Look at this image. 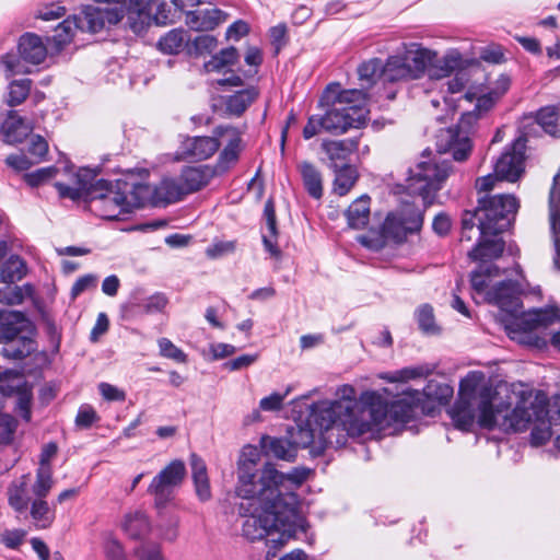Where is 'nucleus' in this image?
I'll use <instances>...</instances> for the list:
<instances>
[{
    "instance_id": "53",
    "label": "nucleus",
    "mask_w": 560,
    "mask_h": 560,
    "mask_svg": "<svg viewBox=\"0 0 560 560\" xmlns=\"http://www.w3.org/2000/svg\"><path fill=\"white\" fill-rule=\"evenodd\" d=\"M433 369L429 365L409 366L398 370L388 378L392 382H407L420 377H427L432 373Z\"/></svg>"
},
{
    "instance_id": "21",
    "label": "nucleus",
    "mask_w": 560,
    "mask_h": 560,
    "mask_svg": "<svg viewBox=\"0 0 560 560\" xmlns=\"http://www.w3.org/2000/svg\"><path fill=\"white\" fill-rule=\"evenodd\" d=\"M485 301L497 305L502 312L509 315L520 313L522 301L517 290V283L512 280H504L486 292Z\"/></svg>"
},
{
    "instance_id": "18",
    "label": "nucleus",
    "mask_w": 560,
    "mask_h": 560,
    "mask_svg": "<svg viewBox=\"0 0 560 560\" xmlns=\"http://www.w3.org/2000/svg\"><path fill=\"white\" fill-rule=\"evenodd\" d=\"M409 62L407 57L389 56L383 63V82L396 83L401 81L416 80L425 70V60L422 54H417Z\"/></svg>"
},
{
    "instance_id": "61",
    "label": "nucleus",
    "mask_w": 560,
    "mask_h": 560,
    "mask_svg": "<svg viewBox=\"0 0 560 560\" xmlns=\"http://www.w3.org/2000/svg\"><path fill=\"white\" fill-rule=\"evenodd\" d=\"M322 131H326L324 116L312 115L308 117L307 122L303 128V138L305 140H310Z\"/></svg>"
},
{
    "instance_id": "11",
    "label": "nucleus",
    "mask_w": 560,
    "mask_h": 560,
    "mask_svg": "<svg viewBox=\"0 0 560 560\" xmlns=\"http://www.w3.org/2000/svg\"><path fill=\"white\" fill-rule=\"evenodd\" d=\"M476 119L475 113H465L457 125L441 129L435 142L438 152L450 153L457 162L466 161L472 150L469 131Z\"/></svg>"
},
{
    "instance_id": "37",
    "label": "nucleus",
    "mask_w": 560,
    "mask_h": 560,
    "mask_svg": "<svg viewBox=\"0 0 560 560\" xmlns=\"http://www.w3.org/2000/svg\"><path fill=\"white\" fill-rule=\"evenodd\" d=\"M187 195L180 177L164 178L159 186H155L156 201L172 203L182 200Z\"/></svg>"
},
{
    "instance_id": "51",
    "label": "nucleus",
    "mask_w": 560,
    "mask_h": 560,
    "mask_svg": "<svg viewBox=\"0 0 560 560\" xmlns=\"http://www.w3.org/2000/svg\"><path fill=\"white\" fill-rule=\"evenodd\" d=\"M77 28H79L77 15L67 18L58 24V26L55 28V35L52 37L58 48H62L71 42L74 35V30Z\"/></svg>"
},
{
    "instance_id": "9",
    "label": "nucleus",
    "mask_w": 560,
    "mask_h": 560,
    "mask_svg": "<svg viewBox=\"0 0 560 560\" xmlns=\"http://www.w3.org/2000/svg\"><path fill=\"white\" fill-rule=\"evenodd\" d=\"M451 172L450 161L435 159L421 161L415 168L409 170L406 188L409 194L422 197L424 206L421 209L425 210L428 203L431 202L430 199L442 188V184Z\"/></svg>"
},
{
    "instance_id": "32",
    "label": "nucleus",
    "mask_w": 560,
    "mask_h": 560,
    "mask_svg": "<svg viewBox=\"0 0 560 560\" xmlns=\"http://www.w3.org/2000/svg\"><path fill=\"white\" fill-rule=\"evenodd\" d=\"M371 198L368 195H362L357 198L345 212L348 226L353 230H362L370 222L371 214Z\"/></svg>"
},
{
    "instance_id": "64",
    "label": "nucleus",
    "mask_w": 560,
    "mask_h": 560,
    "mask_svg": "<svg viewBox=\"0 0 560 560\" xmlns=\"http://www.w3.org/2000/svg\"><path fill=\"white\" fill-rule=\"evenodd\" d=\"M139 560H162L159 545H142L136 549Z\"/></svg>"
},
{
    "instance_id": "55",
    "label": "nucleus",
    "mask_w": 560,
    "mask_h": 560,
    "mask_svg": "<svg viewBox=\"0 0 560 560\" xmlns=\"http://www.w3.org/2000/svg\"><path fill=\"white\" fill-rule=\"evenodd\" d=\"M159 348L162 357L172 359L178 363L187 362V354L176 347L170 339L161 338L159 340Z\"/></svg>"
},
{
    "instance_id": "20",
    "label": "nucleus",
    "mask_w": 560,
    "mask_h": 560,
    "mask_svg": "<svg viewBox=\"0 0 560 560\" xmlns=\"http://www.w3.org/2000/svg\"><path fill=\"white\" fill-rule=\"evenodd\" d=\"M122 18L124 10L118 5L112 8H94L88 5L80 15H77L79 30L90 33L102 31L106 24L115 25L120 22Z\"/></svg>"
},
{
    "instance_id": "27",
    "label": "nucleus",
    "mask_w": 560,
    "mask_h": 560,
    "mask_svg": "<svg viewBox=\"0 0 560 560\" xmlns=\"http://www.w3.org/2000/svg\"><path fill=\"white\" fill-rule=\"evenodd\" d=\"M260 447L266 456L292 463L296 459L298 452L289 438L264 435L260 439Z\"/></svg>"
},
{
    "instance_id": "7",
    "label": "nucleus",
    "mask_w": 560,
    "mask_h": 560,
    "mask_svg": "<svg viewBox=\"0 0 560 560\" xmlns=\"http://www.w3.org/2000/svg\"><path fill=\"white\" fill-rule=\"evenodd\" d=\"M520 202L513 195L498 194L478 199L476 214L481 236L499 235L513 223Z\"/></svg>"
},
{
    "instance_id": "57",
    "label": "nucleus",
    "mask_w": 560,
    "mask_h": 560,
    "mask_svg": "<svg viewBox=\"0 0 560 560\" xmlns=\"http://www.w3.org/2000/svg\"><path fill=\"white\" fill-rule=\"evenodd\" d=\"M27 152L34 158L35 163L40 162L48 153V143L42 136L34 135L30 139Z\"/></svg>"
},
{
    "instance_id": "38",
    "label": "nucleus",
    "mask_w": 560,
    "mask_h": 560,
    "mask_svg": "<svg viewBox=\"0 0 560 560\" xmlns=\"http://www.w3.org/2000/svg\"><path fill=\"white\" fill-rule=\"evenodd\" d=\"M121 526L124 532L132 539L142 538L150 532L149 518L141 511L126 514Z\"/></svg>"
},
{
    "instance_id": "23",
    "label": "nucleus",
    "mask_w": 560,
    "mask_h": 560,
    "mask_svg": "<svg viewBox=\"0 0 560 560\" xmlns=\"http://www.w3.org/2000/svg\"><path fill=\"white\" fill-rule=\"evenodd\" d=\"M259 89L252 85L233 94L221 95L214 106L219 107L229 117H241L259 97Z\"/></svg>"
},
{
    "instance_id": "45",
    "label": "nucleus",
    "mask_w": 560,
    "mask_h": 560,
    "mask_svg": "<svg viewBox=\"0 0 560 560\" xmlns=\"http://www.w3.org/2000/svg\"><path fill=\"white\" fill-rule=\"evenodd\" d=\"M315 431L308 420L305 424H296L288 430L289 439L294 444L296 452L299 448L310 447L314 443Z\"/></svg>"
},
{
    "instance_id": "60",
    "label": "nucleus",
    "mask_w": 560,
    "mask_h": 560,
    "mask_svg": "<svg viewBox=\"0 0 560 560\" xmlns=\"http://www.w3.org/2000/svg\"><path fill=\"white\" fill-rule=\"evenodd\" d=\"M438 65H440V70H443L444 74L450 77L463 67V58L459 52L451 51L441 58Z\"/></svg>"
},
{
    "instance_id": "44",
    "label": "nucleus",
    "mask_w": 560,
    "mask_h": 560,
    "mask_svg": "<svg viewBox=\"0 0 560 560\" xmlns=\"http://www.w3.org/2000/svg\"><path fill=\"white\" fill-rule=\"evenodd\" d=\"M35 341L28 337H20L14 341L7 342L1 354L8 359L22 360L34 351Z\"/></svg>"
},
{
    "instance_id": "49",
    "label": "nucleus",
    "mask_w": 560,
    "mask_h": 560,
    "mask_svg": "<svg viewBox=\"0 0 560 560\" xmlns=\"http://www.w3.org/2000/svg\"><path fill=\"white\" fill-rule=\"evenodd\" d=\"M551 422L549 416L534 421L530 431V444L533 446H541L551 439Z\"/></svg>"
},
{
    "instance_id": "3",
    "label": "nucleus",
    "mask_w": 560,
    "mask_h": 560,
    "mask_svg": "<svg viewBox=\"0 0 560 560\" xmlns=\"http://www.w3.org/2000/svg\"><path fill=\"white\" fill-rule=\"evenodd\" d=\"M492 388L486 382L482 372H469L459 383L458 398L448 411L455 428L469 432L475 423L478 411V423L481 428H495L492 406Z\"/></svg>"
},
{
    "instance_id": "59",
    "label": "nucleus",
    "mask_w": 560,
    "mask_h": 560,
    "mask_svg": "<svg viewBox=\"0 0 560 560\" xmlns=\"http://www.w3.org/2000/svg\"><path fill=\"white\" fill-rule=\"evenodd\" d=\"M480 59L489 63L505 62L504 48L499 44H490L480 50Z\"/></svg>"
},
{
    "instance_id": "6",
    "label": "nucleus",
    "mask_w": 560,
    "mask_h": 560,
    "mask_svg": "<svg viewBox=\"0 0 560 560\" xmlns=\"http://www.w3.org/2000/svg\"><path fill=\"white\" fill-rule=\"evenodd\" d=\"M499 427L504 432H524L532 427L535 420L548 416V402L540 395H534L532 392H521L513 409L509 410L506 406H497L493 409Z\"/></svg>"
},
{
    "instance_id": "16",
    "label": "nucleus",
    "mask_w": 560,
    "mask_h": 560,
    "mask_svg": "<svg viewBox=\"0 0 560 560\" xmlns=\"http://www.w3.org/2000/svg\"><path fill=\"white\" fill-rule=\"evenodd\" d=\"M19 58L11 55L3 57V65L10 74L28 72L21 65V61L31 65H40L47 57V47L43 39L34 33L23 34L18 44Z\"/></svg>"
},
{
    "instance_id": "1",
    "label": "nucleus",
    "mask_w": 560,
    "mask_h": 560,
    "mask_svg": "<svg viewBox=\"0 0 560 560\" xmlns=\"http://www.w3.org/2000/svg\"><path fill=\"white\" fill-rule=\"evenodd\" d=\"M242 457L237 465L235 493L248 501L238 505V514L246 517L243 536L250 541L265 539L268 547L266 560H275L278 550L298 530H304L299 497L295 492L278 489L284 476L273 464H265L261 470L256 468L259 454L255 447L246 446Z\"/></svg>"
},
{
    "instance_id": "24",
    "label": "nucleus",
    "mask_w": 560,
    "mask_h": 560,
    "mask_svg": "<svg viewBox=\"0 0 560 560\" xmlns=\"http://www.w3.org/2000/svg\"><path fill=\"white\" fill-rule=\"evenodd\" d=\"M359 140L355 138L342 140H324L320 144L322 150L329 160V167L337 171L338 167L350 165L348 162L352 153L358 150Z\"/></svg>"
},
{
    "instance_id": "42",
    "label": "nucleus",
    "mask_w": 560,
    "mask_h": 560,
    "mask_svg": "<svg viewBox=\"0 0 560 560\" xmlns=\"http://www.w3.org/2000/svg\"><path fill=\"white\" fill-rule=\"evenodd\" d=\"M27 273V266L19 255H11L1 268V280L8 284L22 280Z\"/></svg>"
},
{
    "instance_id": "47",
    "label": "nucleus",
    "mask_w": 560,
    "mask_h": 560,
    "mask_svg": "<svg viewBox=\"0 0 560 560\" xmlns=\"http://www.w3.org/2000/svg\"><path fill=\"white\" fill-rule=\"evenodd\" d=\"M185 42V32L183 30H171L158 42V48L168 55H174L180 51Z\"/></svg>"
},
{
    "instance_id": "39",
    "label": "nucleus",
    "mask_w": 560,
    "mask_h": 560,
    "mask_svg": "<svg viewBox=\"0 0 560 560\" xmlns=\"http://www.w3.org/2000/svg\"><path fill=\"white\" fill-rule=\"evenodd\" d=\"M421 395L422 400L427 404V408H429L428 404L431 402H438L439 405L446 404L453 396V388L447 384L430 380ZM430 409L433 410L434 408L430 407Z\"/></svg>"
},
{
    "instance_id": "2",
    "label": "nucleus",
    "mask_w": 560,
    "mask_h": 560,
    "mask_svg": "<svg viewBox=\"0 0 560 560\" xmlns=\"http://www.w3.org/2000/svg\"><path fill=\"white\" fill-rule=\"evenodd\" d=\"M384 415V408L378 406L369 411L370 419H366L364 408H359L349 396L346 400L314 402L307 420L318 431L319 446L315 454L320 455L334 443L343 444L346 436L361 438L372 433L373 420L380 422Z\"/></svg>"
},
{
    "instance_id": "25",
    "label": "nucleus",
    "mask_w": 560,
    "mask_h": 560,
    "mask_svg": "<svg viewBox=\"0 0 560 560\" xmlns=\"http://www.w3.org/2000/svg\"><path fill=\"white\" fill-rule=\"evenodd\" d=\"M31 475H22L13 480L7 490L9 505L18 513H24L28 510L34 497L32 493Z\"/></svg>"
},
{
    "instance_id": "8",
    "label": "nucleus",
    "mask_w": 560,
    "mask_h": 560,
    "mask_svg": "<svg viewBox=\"0 0 560 560\" xmlns=\"http://www.w3.org/2000/svg\"><path fill=\"white\" fill-rule=\"evenodd\" d=\"M362 398L364 404L368 405V407L364 408L366 419H370L369 411L372 408L380 406L385 410V415L380 422L373 420L372 432L376 427L383 424L387 417L393 422L405 424L417 419L420 415H432V409L427 408V404L422 400V395L419 390L405 393L401 398L394 400L389 406L374 392L365 393Z\"/></svg>"
},
{
    "instance_id": "48",
    "label": "nucleus",
    "mask_w": 560,
    "mask_h": 560,
    "mask_svg": "<svg viewBox=\"0 0 560 560\" xmlns=\"http://www.w3.org/2000/svg\"><path fill=\"white\" fill-rule=\"evenodd\" d=\"M32 88L31 79L14 80L9 85L8 105L11 107L22 104L30 95Z\"/></svg>"
},
{
    "instance_id": "4",
    "label": "nucleus",
    "mask_w": 560,
    "mask_h": 560,
    "mask_svg": "<svg viewBox=\"0 0 560 560\" xmlns=\"http://www.w3.org/2000/svg\"><path fill=\"white\" fill-rule=\"evenodd\" d=\"M368 94L363 90L341 89L337 82L329 83L320 96V105L326 106L324 119L326 132L342 135L351 128L362 127L368 118Z\"/></svg>"
},
{
    "instance_id": "31",
    "label": "nucleus",
    "mask_w": 560,
    "mask_h": 560,
    "mask_svg": "<svg viewBox=\"0 0 560 560\" xmlns=\"http://www.w3.org/2000/svg\"><path fill=\"white\" fill-rule=\"evenodd\" d=\"M190 468L196 495L201 502L209 501L212 494L205 460L197 454H191Z\"/></svg>"
},
{
    "instance_id": "62",
    "label": "nucleus",
    "mask_w": 560,
    "mask_h": 560,
    "mask_svg": "<svg viewBox=\"0 0 560 560\" xmlns=\"http://www.w3.org/2000/svg\"><path fill=\"white\" fill-rule=\"evenodd\" d=\"M289 393H290V388H288L284 394L272 393L271 395L264 397L260 400L259 407L265 411L279 410V409H281L283 400Z\"/></svg>"
},
{
    "instance_id": "56",
    "label": "nucleus",
    "mask_w": 560,
    "mask_h": 560,
    "mask_svg": "<svg viewBox=\"0 0 560 560\" xmlns=\"http://www.w3.org/2000/svg\"><path fill=\"white\" fill-rule=\"evenodd\" d=\"M100 420L95 409L88 404H83L80 406L77 417H75V425L79 429H90L96 421Z\"/></svg>"
},
{
    "instance_id": "26",
    "label": "nucleus",
    "mask_w": 560,
    "mask_h": 560,
    "mask_svg": "<svg viewBox=\"0 0 560 560\" xmlns=\"http://www.w3.org/2000/svg\"><path fill=\"white\" fill-rule=\"evenodd\" d=\"M228 16L225 12L217 8L188 11L186 13V24L192 31H211L225 22Z\"/></svg>"
},
{
    "instance_id": "58",
    "label": "nucleus",
    "mask_w": 560,
    "mask_h": 560,
    "mask_svg": "<svg viewBox=\"0 0 560 560\" xmlns=\"http://www.w3.org/2000/svg\"><path fill=\"white\" fill-rule=\"evenodd\" d=\"M16 425L18 421L14 417L0 413V444H8L12 441Z\"/></svg>"
},
{
    "instance_id": "35",
    "label": "nucleus",
    "mask_w": 560,
    "mask_h": 560,
    "mask_svg": "<svg viewBox=\"0 0 560 560\" xmlns=\"http://www.w3.org/2000/svg\"><path fill=\"white\" fill-rule=\"evenodd\" d=\"M303 185L307 194L314 199L323 197V176L320 171L311 162L303 161L298 164Z\"/></svg>"
},
{
    "instance_id": "22",
    "label": "nucleus",
    "mask_w": 560,
    "mask_h": 560,
    "mask_svg": "<svg viewBox=\"0 0 560 560\" xmlns=\"http://www.w3.org/2000/svg\"><path fill=\"white\" fill-rule=\"evenodd\" d=\"M221 136H197L187 137L180 144L178 158L195 162L211 158L220 148Z\"/></svg>"
},
{
    "instance_id": "41",
    "label": "nucleus",
    "mask_w": 560,
    "mask_h": 560,
    "mask_svg": "<svg viewBox=\"0 0 560 560\" xmlns=\"http://www.w3.org/2000/svg\"><path fill=\"white\" fill-rule=\"evenodd\" d=\"M152 23V4L148 2L142 8L129 7L127 11V24L129 28L139 34Z\"/></svg>"
},
{
    "instance_id": "29",
    "label": "nucleus",
    "mask_w": 560,
    "mask_h": 560,
    "mask_svg": "<svg viewBox=\"0 0 560 560\" xmlns=\"http://www.w3.org/2000/svg\"><path fill=\"white\" fill-rule=\"evenodd\" d=\"M97 173L90 168H80L77 173V183L80 188H86L84 192L86 200H93L95 198H107L110 192V182L100 178L97 179Z\"/></svg>"
},
{
    "instance_id": "13",
    "label": "nucleus",
    "mask_w": 560,
    "mask_h": 560,
    "mask_svg": "<svg viewBox=\"0 0 560 560\" xmlns=\"http://www.w3.org/2000/svg\"><path fill=\"white\" fill-rule=\"evenodd\" d=\"M54 487L51 467L42 464L36 470V479L32 485L33 501L30 504V514L34 525L38 529L49 528L55 518L56 510L46 501Z\"/></svg>"
},
{
    "instance_id": "14",
    "label": "nucleus",
    "mask_w": 560,
    "mask_h": 560,
    "mask_svg": "<svg viewBox=\"0 0 560 560\" xmlns=\"http://www.w3.org/2000/svg\"><path fill=\"white\" fill-rule=\"evenodd\" d=\"M186 474L184 462L174 459L152 479L148 493L153 495L158 509L165 508L174 499L175 490L180 487Z\"/></svg>"
},
{
    "instance_id": "34",
    "label": "nucleus",
    "mask_w": 560,
    "mask_h": 560,
    "mask_svg": "<svg viewBox=\"0 0 560 560\" xmlns=\"http://www.w3.org/2000/svg\"><path fill=\"white\" fill-rule=\"evenodd\" d=\"M1 129L5 142L10 144L21 143L32 131V127L15 110L9 112Z\"/></svg>"
},
{
    "instance_id": "54",
    "label": "nucleus",
    "mask_w": 560,
    "mask_h": 560,
    "mask_svg": "<svg viewBox=\"0 0 560 560\" xmlns=\"http://www.w3.org/2000/svg\"><path fill=\"white\" fill-rule=\"evenodd\" d=\"M57 172L58 170L55 166L38 168L32 173H26L24 180L31 187H37L55 177Z\"/></svg>"
},
{
    "instance_id": "15",
    "label": "nucleus",
    "mask_w": 560,
    "mask_h": 560,
    "mask_svg": "<svg viewBox=\"0 0 560 560\" xmlns=\"http://www.w3.org/2000/svg\"><path fill=\"white\" fill-rule=\"evenodd\" d=\"M115 187L113 200L126 212L156 201L155 186L135 180L132 174L125 179H117Z\"/></svg>"
},
{
    "instance_id": "52",
    "label": "nucleus",
    "mask_w": 560,
    "mask_h": 560,
    "mask_svg": "<svg viewBox=\"0 0 560 560\" xmlns=\"http://www.w3.org/2000/svg\"><path fill=\"white\" fill-rule=\"evenodd\" d=\"M116 192V187L110 182V192H108L107 198H95L90 200V202H94L97 205V208L102 211V215L109 220L117 219L121 213H127L121 207L117 206L113 200L114 194Z\"/></svg>"
},
{
    "instance_id": "46",
    "label": "nucleus",
    "mask_w": 560,
    "mask_h": 560,
    "mask_svg": "<svg viewBox=\"0 0 560 560\" xmlns=\"http://www.w3.org/2000/svg\"><path fill=\"white\" fill-rule=\"evenodd\" d=\"M238 58V51L235 47L231 46L221 49L218 54L213 55L209 61L205 63V69L208 72L220 71L226 66L234 65Z\"/></svg>"
},
{
    "instance_id": "36",
    "label": "nucleus",
    "mask_w": 560,
    "mask_h": 560,
    "mask_svg": "<svg viewBox=\"0 0 560 560\" xmlns=\"http://www.w3.org/2000/svg\"><path fill=\"white\" fill-rule=\"evenodd\" d=\"M559 110L556 106H547L540 108L530 124L523 126L526 130L529 126L540 127L546 133L553 138L560 137V128L558 126Z\"/></svg>"
},
{
    "instance_id": "50",
    "label": "nucleus",
    "mask_w": 560,
    "mask_h": 560,
    "mask_svg": "<svg viewBox=\"0 0 560 560\" xmlns=\"http://www.w3.org/2000/svg\"><path fill=\"white\" fill-rule=\"evenodd\" d=\"M416 319L422 332L428 335L439 332L440 328L435 324L433 307L430 304H423L417 308Z\"/></svg>"
},
{
    "instance_id": "17",
    "label": "nucleus",
    "mask_w": 560,
    "mask_h": 560,
    "mask_svg": "<svg viewBox=\"0 0 560 560\" xmlns=\"http://www.w3.org/2000/svg\"><path fill=\"white\" fill-rule=\"evenodd\" d=\"M528 131H524L509 144L494 164V173L500 180L516 182L524 172L525 151Z\"/></svg>"
},
{
    "instance_id": "40",
    "label": "nucleus",
    "mask_w": 560,
    "mask_h": 560,
    "mask_svg": "<svg viewBox=\"0 0 560 560\" xmlns=\"http://www.w3.org/2000/svg\"><path fill=\"white\" fill-rule=\"evenodd\" d=\"M383 61L380 58H371L358 67V77L364 91L371 88L377 79L383 80Z\"/></svg>"
},
{
    "instance_id": "43",
    "label": "nucleus",
    "mask_w": 560,
    "mask_h": 560,
    "mask_svg": "<svg viewBox=\"0 0 560 560\" xmlns=\"http://www.w3.org/2000/svg\"><path fill=\"white\" fill-rule=\"evenodd\" d=\"M334 172V191L339 196H346L357 183L359 174L351 165L340 166Z\"/></svg>"
},
{
    "instance_id": "19",
    "label": "nucleus",
    "mask_w": 560,
    "mask_h": 560,
    "mask_svg": "<svg viewBox=\"0 0 560 560\" xmlns=\"http://www.w3.org/2000/svg\"><path fill=\"white\" fill-rule=\"evenodd\" d=\"M214 135L228 137V143L220 152L217 163L212 168L215 174L220 175L232 168L238 161L244 144L242 140V132L238 128L233 126H218L214 128Z\"/></svg>"
},
{
    "instance_id": "30",
    "label": "nucleus",
    "mask_w": 560,
    "mask_h": 560,
    "mask_svg": "<svg viewBox=\"0 0 560 560\" xmlns=\"http://www.w3.org/2000/svg\"><path fill=\"white\" fill-rule=\"evenodd\" d=\"M262 217L267 229V233H262L264 247L272 257L278 258L281 255V250L278 246L279 231L277 225L275 201L271 198L265 202Z\"/></svg>"
},
{
    "instance_id": "10",
    "label": "nucleus",
    "mask_w": 560,
    "mask_h": 560,
    "mask_svg": "<svg viewBox=\"0 0 560 560\" xmlns=\"http://www.w3.org/2000/svg\"><path fill=\"white\" fill-rule=\"evenodd\" d=\"M505 322V329L509 337L523 345L537 346L538 338L534 331L539 327H547L560 319V311L556 306L534 308L510 315Z\"/></svg>"
},
{
    "instance_id": "33",
    "label": "nucleus",
    "mask_w": 560,
    "mask_h": 560,
    "mask_svg": "<svg viewBox=\"0 0 560 560\" xmlns=\"http://www.w3.org/2000/svg\"><path fill=\"white\" fill-rule=\"evenodd\" d=\"M505 243L502 238L490 240L480 235V240L468 252L472 261H489L498 259L504 252Z\"/></svg>"
},
{
    "instance_id": "63",
    "label": "nucleus",
    "mask_w": 560,
    "mask_h": 560,
    "mask_svg": "<svg viewBox=\"0 0 560 560\" xmlns=\"http://www.w3.org/2000/svg\"><path fill=\"white\" fill-rule=\"evenodd\" d=\"M217 46V38L209 34L199 35L194 39V47L198 54L211 52Z\"/></svg>"
},
{
    "instance_id": "28",
    "label": "nucleus",
    "mask_w": 560,
    "mask_h": 560,
    "mask_svg": "<svg viewBox=\"0 0 560 560\" xmlns=\"http://www.w3.org/2000/svg\"><path fill=\"white\" fill-rule=\"evenodd\" d=\"M215 170L210 165L186 166L183 168L179 177L186 189V192L192 194L206 187L215 176Z\"/></svg>"
},
{
    "instance_id": "12",
    "label": "nucleus",
    "mask_w": 560,
    "mask_h": 560,
    "mask_svg": "<svg viewBox=\"0 0 560 560\" xmlns=\"http://www.w3.org/2000/svg\"><path fill=\"white\" fill-rule=\"evenodd\" d=\"M476 119L475 113H465L457 125L441 129L435 142L438 152L450 153L457 162L466 161L472 150L469 131Z\"/></svg>"
},
{
    "instance_id": "5",
    "label": "nucleus",
    "mask_w": 560,
    "mask_h": 560,
    "mask_svg": "<svg viewBox=\"0 0 560 560\" xmlns=\"http://www.w3.org/2000/svg\"><path fill=\"white\" fill-rule=\"evenodd\" d=\"M424 222V209L413 205L404 203L395 211L388 212L378 231H370L358 237V242L365 248L380 252L388 240L402 243L409 234L421 231Z\"/></svg>"
}]
</instances>
